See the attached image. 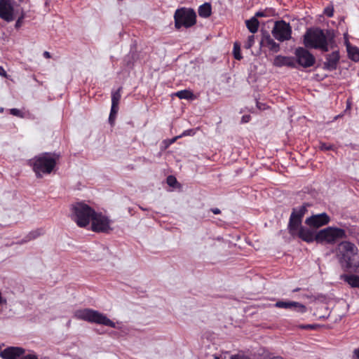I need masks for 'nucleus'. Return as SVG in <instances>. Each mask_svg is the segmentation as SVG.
I'll return each instance as SVG.
<instances>
[{
    "instance_id": "30",
    "label": "nucleus",
    "mask_w": 359,
    "mask_h": 359,
    "mask_svg": "<svg viewBox=\"0 0 359 359\" xmlns=\"http://www.w3.org/2000/svg\"><path fill=\"white\" fill-rule=\"evenodd\" d=\"M318 148L321 151H334L336 147L334 144L325 143L323 142H319Z\"/></svg>"
},
{
    "instance_id": "12",
    "label": "nucleus",
    "mask_w": 359,
    "mask_h": 359,
    "mask_svg": "<svg viewBox=\"0 0 359 359\" xmlns=\"http://www.w3.org/2000/svg\"><path fill=\"white\" fill-rule=\"evenodd\" d=\"M330 217L326 213H321L313 215L306 219L305 223L314 228H319L322 226L326 225L330 222Z\"/></svg>"
},
{
    "instance_id": "48",
    "label": "nucleus",
    "mask_w": 359,
    "mask_h": 359,
    "mask_svg": "<svg viewBox=\"0 0 359 359\" xmlns=\"http://www.w3.org/2000/svg\"><path fill=\"white\" fill-rule=\"evenodd\" d=\"M215 359H219V357H217V356H215Z\"/></svg>"
},
{
    "instance_id": "24",
    "label": "nucleus",
    "mask_w": 359,
    "mask_h": 359,
    "mask_svg": "<svg viewBox=\"0 0 359 359\" xmlns=\"http://www.w3.org/2000/svg\"><path fill=\"white\" fill-rule=\"evenodd\" d=\"M343 279L351 287L359 288V276L355 274L344 275Z\"/></svg>"
},
{
    "instance_id": "18",
    "label": "nucleus",
    "mask_w": 359,
    "mask_h": 359,
    "mask_svg": "<svg viewBox=\"0 0 359 359\" xmlns=\"http://www.w3.org/2000/svg\"><path fill=\"white\" fill-rule=\"evenodd\" d=\"M295 237H298L306 243H312L316 241V235L311 230L304 226L298 231L297 233L295 234Z\"/></svg>"
},
{
    "instance_id": "6",
    "label": "nucleus",
    "mask_w": 359,
    "mask_h": 359,
    "mask_svg": "<svg viewBox=\"0 0 359 359\" xmlns=\"http://www.w3.org/2000/svg\"><path fill=\"white\" fill-rule=\"evenodd\" d=\"M174 20L177 29L182 27L189 28L196 23V13L193 8L182 7L175 11Z\"/></svg>"
},
{
    "instance_id": "7",
    "label": "nucleus",
    "mask_w": 359,
    "mask_h": 359,
    "mask_svg": "<svg viewBox=\"0 0 359 359\" xmlns=\"http://www.w3.org/2000/svg\"><path fill=\"white\" fill-rule=\"evenodd\" d=\"M346 231L337 227L328 226L316 234V241L319 243L333 244L339 239L346 238Z\"/></svg>"
},
{
    "instance_id": "22",
    "label": "nucleus",
    "mask_w": 359,
    "mask_h": 359,
    "mask_svg": "<svg viewBox=\"0 0 359 359\" xmlns=\"http://www.w3.org/2000/svg\"><path fill=\"white\" fill-rule=\"evenodd\" d=\"M198 13L200 17L207 18L212 14V7L210 4L205 3L198 7Z\"/></svg>"
},
{
    "instance_id": "36",
    "label": "nucleus",
    "mask_w": 359,
    "mask_h": 359,
    "mask_svg": "<svg viewBox=\"0 0 359 359\" xmlns=\"http://www.w3.org/2000/svg\"><path fill=\"white\" fill-rule=\"evenodd\" d=\"M299 327L302 330H314L316 328L315 325H302L299 326Z\"/></svg>"
},
{
    "instance_id": "40",
    "label": "nucleus",
    "mask_w": 359,
    "mask_h": 359,
    "mask_svg": "<svg viewBox=\"0 0 359 359\" xmlns=\"http://www.w3.org/2000/svg\"><path fill=\"white\" fill-rule=\"evenodd\" d=\"M21 359H38L37 356L34 354H28L23 356Z\"/></svg>"
},
{
    "instance_id": "16",
    "label": "nucleus",
    "mask_w": 359,
    "mask_h": 359,
    "mask_svg": "<svg viewBox=\"0 0 359 359\" xmlns=\"http://www.w3.org/2000/svg\"><path fill=\"white\" fill-rule=\"evenodd\" d=\"M261 45L267 47L269 50L273 53H278L280 50L279 43H276L268 33L263 35Z\"/></svg>"
},
{
    "instance_id": "3",
    "label": "nucleus",
    "mask_w": 359,
    "mask_h": 359,
    "mask_svg": "<svg viewBox=\"0 0 359 359\" xmlns=\"http://www.w3.org/2000/svg\"><path fill=\"white\" fill-rule=\"evenodd\" d=\"M72 219L80 227L88 226L95 212V210L83 202H77L72 205Z\"/></svg>"
},
{
    "instance_id": "1",
    "label": "nucleus",
    "mask_w": 359,
    "mask_h": 359,
    "mask_svg": "<svg viewBox=\"0 0 359 359\" xmlns=\"http://www.w3.org/2000/svg\"><path fill=\"white\" fill-rule=\"evenodd\" d=\"M60 157L58 154L46 152L30 159L28 165L32 168L36 177L41 178L43 175H49L54 170Z\"/></svg>"
},
{
    "instance_id": "39",
    "label": "nucleus",
    "mask_w": 359,
    "mask_h": 359,
    "mask_svg": "<svg viewBox=\"0 0 359 359\" xmlns=\"http://www.w3.org/2000/svg\"><path fill=\"white\" fill-rule=\"evenodd\" d=\"M0 76H1L4 78H8V75L7 74L6 72L4 69L3 67L0 66Z\"/></svg>"
},
{
    "instance_id": "13",
    "label": "nucleus",
    "mask_w": 359,
    "mask_h": 359,
    "mask_svg": "<svg viewBox=\"0 0 359 359\" xmlns=\"http://www.w3.org/2000/svg\"><path fill=\"white\" fill-rule=\"evenodd\" d=\"M275 306L280 309H290L301 313H304L306 311L305 305L293 301H278L275 304Z\"/></svg>"
},
{
    "instance_id": "26",
    "label": "nucleus",
    "mask_w": 359,
    "mask_h": 359,
    "mask_svg": "<svg viewBox=\"0 0 359 359\" xmlns=\"http://www.w3.org/2000/svg\"><path fill=\"white\" fill-rule=\"evenodd\" d=\"M175 95L180 99L190 100L194 97L193 93L189 90H180L175 93Z\"/></svg>"
},
{
    "instance_id": "5",
    "label": "nucleus",
    "mask_w": 359,
    "mask_h": 359,
    "mask_svg": "<svg viewBox=\"0 0 359 359\" xmlns=\"http://www.w3.org/2000/svg\"><path fill=\"white\" fill-rule=\"evenodd\" d=\"M337 255L340 263L346 269L353 267V257L357 255L358 249L356 245L349 241L339 243L336 249Z\"/></svg>"
},
{
    "instance_id": "8",
    "label": "nucleus",
    "mask_w": 359,
    "mask_h": 359,
    "mask_svg": "<svg viewBox=\"0 0 359 359\" xmlns=\"http://www.w3.org/2000/svg\"><path fill=\"white\" fill-rule=\"evenodd\" d=\"M292 30L290 23L283 20L275 22L271 30L273 36L280 42L290 40L292 38Z\"/></svg>"
},
{
    "instance_id": "17",
    "label": "nucleus",
    "mask_w": 359,
    "mask_h": 359,
    "mask_svg": "<svg viewBox=\"0 0 359 359\" xmlns=\"http://www.w3.org/2000/svg\"><path fill=\"white\" fill-rule=\"evenodd\" d=\"M273 65L276 67L286 66L291 68L296 67V63L293 57L277 55L274 58Z\"/></svg>"
},
{
    "instance_id": "4",
    "label": "nucleus",
    "mask_w": 359,
    "mask_h": 359,
    "mask_svg": "<svg viewBox=\"0 0 359 359\" xmlns=\"http://www.w3.org/2000/svg\"><path fill=\"white\" fill-rule=\"evenodd\" d=\"M74 316L79 320L103 325L112 328L116 327L115 323L109 319L105 315L90 309L77 310L74 313Z\"/></svg>"
},
{
    "instance_id": "11",
    "label": "nucleus",
    "mask_w": 359,
    "mask_h": 359,
    "mask_svg": "<svg viewBox=\"0 0 359 359\" xmlns=\"http://www.w3.org/2000/svg\"><path fill=\"white\" fill-rule=\"evenodd\" d=\"M0 18L8 22L15 19L14 7L11 0H0Z\"/></svg>"
},
{
    "instance_id": "21",
    "label": "nucleus",
    "mask_w": 359,
    "mask_h": 359,
    "mask_svg": "<svg viewBox=\"0 0 359 359\" xmlns=\"http://www.w3.org/2000/svg\"><path fill=\"white\" fill-rule=\"evenodd\" d=\"M245 25L252 34H255L259 29V22L256 17L253 16L250 19L245 20Z\"/></svg>"
},
{
    "instance_id": "38",
    "label": "nucleus",
    "mask_w": 359,
    "mask_h": 359,
    "mask_svg": "<svg viewBox=\"0 0 359 359\" xmlns=\"http://www.w3.org/2000/svg\"><path fill=\"white\" fill-rule=\"evenodd\" d=\"M230 359H250L247 356L241 355H233L231 356Z\"/></svg>"
},
{
    "instance_id": "32",
    "label": "nucleus",
    "mask_w": 359,
    "mask_h": 359,
    "mask_svg": "<svg viewBox=\"0 0 359 359\" xmlns=\"http://www.w3.org/2000/svg\"><path fill=\"white\" fill-rule=\"evenodd\" d=\"M25 18V13L23 11H22L20 15L17 19L15 24V28L18 29L20 28L23 24L24 19Z\"/></svg>"
},
{
    "instance_id": "14",
    "label": "nucleus",
    "mask_w": 359,
    "mask_h": 359,
    "mask_svg": "<svg viewBox=\"0 0 359 359\" xmlns=\"http://www.w3.org/2000/svg\"><path fill=\"white\" fill-rule=\"evenodd\" d=\"M25 350L18 346H9L0 352V357L3 359H18L24 355Z\"/></svg>"
},
{
    "instance_id": "28",
    "label": "nucleus",
    "mask_w": 359,
    "mask_h": 359,
    "mask_svg": "<svg viewBox=\"0 0 359 359\" xmlns=\"http://www.w3.org/2000/svg\"><path fill=\"white\" fill-rule=\"evenodd\" d=\"M44 231L43 229H37L29 233V234L26 236V241H31L38 238L39 236L43 234Z\"/></svg>"
},
{
    "instance_id": "15",
    "label": "nucleus",
    "mask_w": 359,
    "mask_h": 359,
    "mask_svg": "<svg viewBox=\"0 0 359 359\" xmlns=\"http://www.w3.org/2000/svg\"><path fill=\"white\" fill-rule=\"evenodd\" d=\"M340 59L339 51H334L326 55V62L324 63L325 68L328 70H334L337 67Z\"/></svg>"
},
{
    "instance_id": "45",
    "label": "nucleus",
    "mask_w": 359,
    "mask_h": 359,
    "mask_svg": "<svg viewBox=\"0 0 359 359\" xmlns=\"http://www.w3.org/2000/svg\"><path fill=\"white\" fill-rule=\"evenodd\" d=\"M354 355L359 359V348L354 351Z\"/></svg>"
},
{
    "instance_id": "20",
    "label": "nucleus",
    "mask_w": 359,
    "mask_h": 359,
    "mask_svg": "<svg viewBox=\"0 0 359 359\" xmlns=\"http://www.w3.org/2000/svg\"><path fill=\"white\" fill-rule=\"evenodd\" d=\"M307 209L305 205H302L297 208H293L290 217H293L294 219L302 222V219Z\"/></svg>"
},
{
    "instance_id": "35",
    "label": "nucleus",
    "mask_w": 359,
    "mask_h": 359,
    "mask_svg": "<svg viewBox=\"0 0 359 359\" xmlns=\"http://www.w3.org/2000/svg\"><path fill=\"white\" fill-rule=\"evenodd\" d=\"M10 114L13 115V116H22L21 111L19 109H15V108L10 109Z\"/></svg>"
},
{
    "instance_id": "42",
    "label": "nucleus",
    "mask_w": 359,
    "mask_h": 359,
    "mask_svg": "<svg viewBox=\"0 0 359 359\" xmlns=\"http://www.w3.org/2000/svg\"><path fill=\"white\" fill-rule=\"evenodd\" d=\"M211 212H212L215 215H218L221 213V211L219 208H215L211 209Z\"/></svg>"
},
{
    "instance_id": "31",
    "label": "nucleus",
    "mask_w": 359,
    "mask_h": 359,
    "mask_svg": "<svg viewBox=\"0 0 359 359\" xmlns=\"http://www.w3.org/2000/svg\"><path fill=\"white\" fill-rule=\"evenodd\" d=\"M273 11L271 8L266 9L264 11H259L255 14V17L258 18L268 17L273 15Z\"/></svg>"
},
{
    "instance_id": "25",
    "label": "nucleus",
    "mask_w": 359,
    "mask_h": 359,
    "mask_svg": "<svg viewBox=\"0 0 359 359\" xmlns=\"http://www.w3.org/2000/svg\"><path fill=\"white\" fill-rule=\"evenodd\" d=\"M122 87L118 88L116 90L111 93V106L118 107L119 102L121 98Z\"/></svg>"
},
{
    "instance_id": "44",
    "label": "nucleus",
    "mask_w": 359,
    "mask_h": 359,
    "mask_svg": "<svg viewBox=\"0 0 359 359\" xmlns=\"http://www.w3.org/2000/svg\"><path fill=\"white\" fill-rule=\"evenodd\" d=\"M250 119V116H243V118H242V121L243 122H248Z\"/></svg>"
},
{
    "instance_id": "43",
    "label": "nucleus",
    "mask_w": 359,
    "mask_h": 359,
    "mask_svg": "<svg viewBox=\"0 0 359 359\" xmlns=\"http://www.w3.org/2000/svg\"><path fill=\"white\" fill-rule=\"evenodd\" d=\"M43 55L44 57L48 58V59L51 57L50 53L48 51H44L43 53Z\"/></svg>"
},
{
    "instance_id": "29",
    "label": "nucleus",
    "mask_w": 359,
    "mask_h": 359,
    "mask_svg": "<svg viewBox=\"0 0 359 359\" xmlns=\"http://www.w3.org/2000/svg\"><path fill=\"white\" fill-rule=\"evenodd\" d=\"M233 55L234 58L237 60H241L243 58L241 53V45L238 42L233 43Z\"/></svg>"
},
{
    "instance_id": "33",
    "label": "nucleus",
    "mask_w": 359,
    "mask_h": 359,
    "mask_svg": "<svg viewBox=\"0 0 359 359\" xmlns=\"http://www.w3.org/2000/svg\"><path fill=\"white\" fill-rule=\"evenodd\" d=\"M323 13L328 18H332L334 15V8L332 6H327L325 8Z\"/></svg>"
},
{
    "instance_id": "41",
    "label": "nucleus",
    "mask_w": 359,
    "mask_h": 359,
    "mask_svg": "<svg viewBox=\"0 0 359 359\" xmlns=\"http://www.w3.org/2000/svg\"><path fill=\"white\" fill-rule=\"evenodd\" d=\"M188 134H189V131H188V130H185V131L182 133V135H181V137H182V136H185V135H188ZM179 137H180V136L174 137V138L172 140L171 142H172V143L175 142L176 141V140H177V138H179Z\"/></svg>"
},
{
    "instance_id": "9",
    "label": "nucleus",
    "mask_w": 359,
    "mask_h": 359,
    "mask_svg": "<svg viewBox=\"0 0 359 359\" xmlns=\"http://www.w3.org/2000/svg\"><path fill=\"white\" fill-rule=\"evenodd\" d=\"M91 230L97 233H109L111 230L110 227L111 221L102 213L95 212L90 219Z\"/></svg>"
},
{
    "instance_id": "2",
    "label": "nucleus",
    "mask_w": 359,
    "mask_h": 359,
    "mask_svg": "<svg viewBox=\"0 0 359 359\" xmlns=\"http://www.w3.org/2000/svg\"><path fill=\"white\" fill-rule=\"evenodd\" d=\"M304 44L306 48L329 50L327 37L320 28L309 29L304 35Z\"/></svg>"
},
{
    "instance_id": "27",
    "label": "nucleus",
    "mask_w": 359,
    "mask_h": 359,
    "mask_svg": "<svg viewBox=\"0 0 359 359\" xmlns=\"http://www.w3.org/2000/svg\"><path fill=\"white\" fill-rule=\"evenodd\" d=\"M118 109L119 107H111L110 114L109 116V123L111 126H114L115 124V120L116 118Z\"/></svg>"
},
{
    "instance_id": "19",
    "label": "nucleus",
    "mask_w": 359,
    "mask_h": 359,
    "mask_svg": "<svg viewBox=\"0 0 359 359\" xmlns=\"http://www.w3.org/2000/svg\"><path fill=\"white\" fill-rule=\"evenodd\" d=\"M302 223V222L294 219L293 217H290L287 229L289 233L292 237H295V234L297 233L298 231L303 226Z\"/></svg>"
},
{
    "instance_id": "46",
    "label": "nucleus",
    "mask_w": 359,
    "mask_h": 359,
    "mask_svg": "<svg viewBox=\"0 0 359 359\" xmlns=\"http://www.w3.org/2000/svg\"><path fill=\"white\" fill-rule=\"evenodd\" d=\"M257 106L259 109H262V105H261V104L258 102H257ZM263 109H264V107H263Z\"/></svg>"
},
{
    "instance_id": "47",
    "label": "nucleus",
    "mask_w": 359,
    "mask_h": 359,
    "mask_svg": "<svg viewBox=\"0 0 359 359\" xmlns=\"http://www.w3.org/2000/svg\"><path fill=\"white\" fill-rule=\"evenodd\" d=\"M4 111V109L3 108H1L0 109V112H2Z\"/></svg>"
},
{
    "instance_id": "37",
    "label": "nucleus",
    "mask_w": 359,
    "mask_h": 359,
    "mask_svg": "<svg viewBox=\"0 0 359 359\" xmlns=\"http://www.w3.org/2000/svg\"><path fill=\"white\" fill-rule=\"evenodd\" d=\"M167 182L170 186H173L175 183L177 182L176 178L172 176H169L167 178Z\"/></svg>"
},
{
    "instance_id": "23",
    "label": "nucleus",
    "mask_w": 359,
    "mask_h": 359,
    "mask_svg": "<svg viewBox=\"0 0 359 359\" xmlns=\"http://www.w3.org/2000/svg\"><path fill=\"white\" fill-rule=\"evenodd\" d=\"M346 49L348 57L354 61H359V49L355 46H352L349 43L346 44Z\"/></svg>"
},
{
    "instance_id": "10",
    "label": "nucleus",
    "mask_w": 359,
    "mask_h": 359,
    "mask_svg": "<svg viewBox=\"0 0 359 359\" xmlns=\"http://www.w3.org/2000/svg\"><path fill=\"white\" fill-rule=\"evenodd\" d=\"M297 62L304 68L312 67L316 62L315 57L305 48L299 47L295 50Z\"/></svg>"
},
{
    "instance_id": "34",
    "label": "nucleus",
    "mask_w": 359,
    "mask_h": 359,
    "mask_svg": "<svg viewBox=\"0 0 359 359\" xmlns=\"http://www.w3.org/2000/svg\"><path fill=\"white\" fill-rule=\"evenodd\" d=\"M255 43V36L254 35H250L248 36L246 43L245 44V48L247 49L250 48Z\"/></svg>"
},
{
    "instance_id": "49",
    "label": "nucleus",
    "mask_w": 359,
    "mask_h": 359,
    "mask_svg": "<svg viewBox=\"0 0 359 359\" xmlns=\"http://www.w3.org/2000/svg\"><path fill=\"white\" fill-rule=\"evenodd\" d=\"M20 1H22L23 0H19Z\"/></svg>"
}]
</instances>
